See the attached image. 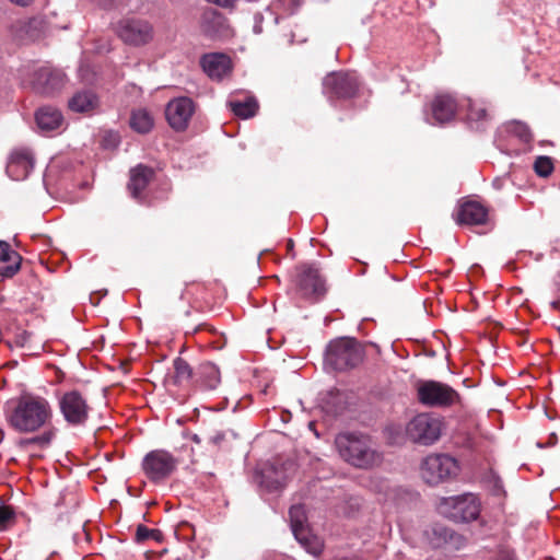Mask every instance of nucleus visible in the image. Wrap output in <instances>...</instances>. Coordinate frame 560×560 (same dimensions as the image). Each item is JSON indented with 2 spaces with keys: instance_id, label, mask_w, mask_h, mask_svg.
<instances>
[{
  "instance_id": "obj_49",
  "label": "nucleus",
  "mask_w": 560,
  "mask_h": 560,
  "mask_svg": "<svg viewBox=\"0 0 560 560\" xmlns=\"http://www.w3.org/2000/svg\"><path fill=\"white\" fill-rule=\"evenodd\" d=\"M28 441H33V439H31V440H26V441H21V444H24V443H26V442H28Z\"/></svg>"
},
{
  "instance_id": "obj_28",
  "label": "nucleus",
  "mask_w": 560,
  "mask_h": 560,
  "mask_svg": "<svg viewBox=\"0 0 560 560\" xmlns=\"http://www.w3.org/2000/svg\"><path fill=\"white\" fill-rule=\"evenodd\" d=\"M174 375L172 376L173 383L178 386L195 383V372L187 361L182 358H176L173 362Z\"/></svg>"
},
{
  "instance_id": "obj_33",
  "label": "nucleus",
  "mask_w": 560,
  "mask_h": 560,
  "mask_svg": "<svg viewBox=\"0 0 560 560\" xmlns=\"http://www.w3.org/2000/svg\"><path fill=\"white\" fill-rule=\"evenodd\" d=\"M553 162H552V159L549 158V156H538L536 160H535V163H534V170L536 172V174L540 177H548L552 174L553 172Z\"/></svg>"
},
{
  "instance_id": "obj_8",
  "label": "nucleus",
  "mask_w": 560,
  "mask_h": 560,
  "mask_svg": "<svg viewBox=\"0 0 560 560\" xmlns=\"http://www.w3.org/2000/svg\"><path fill=\"white\" fill-rule=\"evenodd\" d=\"M117 36L127 45L142 46L153 38V26L144 19L124 18L115 25Z\"/></svg>"
},
{
  "instance_id": "obj_31",
  "label": "nucleus",
  "mask_w": 560,
  "mask_h": 560,
  "mask_svg": "<svg viewBox=\"0 0 560 560\" xmlns=\"http://www.w3.org/2000/svg\"><path fill=\"white\" fill-rule=\"evenodd\" d=\"M164 536L160 529L149 528L145 525L139 524L136 528L135 539L137 542L141 544L149 539L161 542Z\"/></svg>"
},
{
  "instance_id": "obj_32",
  "label": "nucleus",
  "mask_w": 560,
  "mask_h": 560,
  "mask_svg": "<svg viewBox=\"0 0 560 560\" xmlns=\"http://www.w3.org/2000/svg\"><path fill=\"white\" fill-rule=\"evenodd\" d=\"M57 429L52 424L43 425L37 431V447H48L56 438Z\"/></svg>"
},
{
  "instance_id": "obj_38",
  "label": "nucleus",
  "mask_w": 560,
  "mask_h": 560,
  "mask_svg": "<svg viewBox=\"0 0 560 560\" xmlns=\"http://www.w3.org/2000/svg\"><path fill=\"white\" fill-rule=\"evenodd\" d=\"M497 559L498 560H516V557H515L513 550L509 549L508 547H501L498 551Z\"/></svg>"
},
{
  "instance_id": "obj_25",
  "label": "nucleus",
  "mask_w": 560,
  "mask_h": 560,
  "mask_svg": "<svg viewBox=\"0 0 560 560\" xmlns=\"http://www.w3.org/2000/svg\"><path fill=\"white\" fill-rule=\"evenodd\" d=\"M69 108L77 113H90L98 106L97 96L91 91L75 93L69 100Z\"/></svg>"
},
{
  "instance_id": "obj_9",
  "label": "nucleus",
  "mask_w": 560,
  "mask_h": 560,
  "mask_svg": "<svg viewBox=\"0 0 560 560\" xmlns=\"http://www.w3.org/2000/svg\"><path fill=\"white\" fill-rule=\"evenodd\" d=\"M178 459L165 450H153L142 460L145 476L154 483L162 482L176 470Z\"/></svg>"
},
{
  "instance_id": "obj_22",
  "label": "nucleus",
  "mask_w": 560,
  "mask_h": 560,
  "mask_svg": "<svg viewBox=\"0 0 560 560\" xmlns=\"http://www.w3.org/2000/svg\"><path fill=\"white\" fill-rule=\"evenodd\" d=\"M195 385L203 390H213L221 383L219 369L211 362L201 363L195 372Z\"/></svg>"
},
{
  "instance_id": "obj_10",
  "label": "nucleus",
  "mask_w": 560,
  "mask_h": 560,
  "mask_svg": "<svg viewBox=\"0 0 560 560\" xmlns=\"http://www.w3.org/2000/svg\"><path fill=\"white\" fill-rule=\"evenodd\" d=\"M59 409L68 424L81 427L88 422L91 407L82 393L73 389L60 397Z\"/></svg>"
},
{
  "instance_id": "obj_24",
  "label": "nucleus",
  "mask_w": 560,
  "mask_h": 560,
  "mask_svg": "<svg viewBox=\"0 0 560 560\" xmlns=\"http://www.w3.org/2000/svg\"><path fill=\"white\" fill-rule=\"evenodd\" d=\"M21 257L5 242H0V276L11 277L20 268Z\"/></svg>"
},
{
  "instance_id": "obj_18",
  "label": "nucleus",
  "mask_w": 560,
  "mask_h": 560,
  "mask_svg": "<svg viewBox=\"0 0 560 560\" xmlns=\"http://www.w3.org/2000/svg\"><path fill=\"white\" fill-rule=\"evenodd\" d=\"M488 210L477 201H465L459 206L456 222L466 225H480L487 222Z\"/></svg>"
},
{
  "instance_id": "obj_23",
  "label": "nucleus",
  "mask_w": 560,
  "mask_h": 560,
  "mask_svg": "<svg viewBox=\"0 0 560 560\" xmlns=\"http://www.w3.org/2000/svg\"><path fill=\"white\" fill-rule=\"evenodd\" d=\"M31 156L24 152H14L7 164V173L14 180L25 179L32 170Z\"/></svg>"
},
{
  "instance_id": "obj_44",
  "label": "nucleus",
  "mask_w": 560,
  "mask_h": 560,
  "mask_svg": "<svg viewBox=\"0 0 560 560\" xmlns=\"http://www.w3.org/2000/svg\"><path fill=\"white\" fill-rule=\"evenodd\" d=\"M556 442H557V435H556L555 433H552V434L550 435V442H549V444L555 445V444H556Z\"/></svg>"
},
{
  "instance_id": "obj_36",
  "label": "nucleus",
  "mask_w": 560,
  "mask_h": 560,
  "mask_svg": "<svg viewBox=\"0 0 560 560\" xmlns=\"http://www.w3.org/2000/svg\"><path fill=\"white\" fill-rule=\"evenodd\" d=\"M513 132L516 133L520 139L524 142H528L532 139V133L528 129V127L525 124L522 122H515L513 125Z\"/></svg>"
},
{
  "instance_id": "obj_21",
  "label": "nucleus",
  "mask_w": 560,
  "mask_h": 560,
  "mask_svg": "<svg viewBox=\"0 0 560 560\" xmlns=\"http://www.w3.org/2000/svg\"><path fill=\"white\" fill-rule=\"evenodd\" d=\"M153 168L139 164L130 171L128 189L133 198H140L150 182L154 178Z\"/></svg>"
},
{
  "instance_id": "obj_41",
  "label": "nucleus",
  "mask_w": 560,
  "mask_h": 560,
  "mask_svg": "<svg viewBox=\"0 0 560 560\" xmlns=\"http://www.w3.org/2000/svg\"><path fill=\"white\" fill-rule=\"evenodd\" d=\"M9 1L16 5H20V7H27L33 2V0H9Z\"/></svg>"
},
{
  "instance_id": "obj_1",
  "label": "nucleus",
  "mask_w": 560,
  "mask_h": 560,
  "mask_svg": "<svg viewBox=\"0 0 560 560\" xmlns=\"http://www.w3.org/2000/svg\"><path fill=\"white\" fill-rule=\"evenodd\" d=\"M335 445L339 456L354 468L368 470L383 462L382 452L368 434L342 432L336 436Z\"/></svg>"
},
{
  "instance_id": "obj_17",
  "label": "nucleus",
  "mask_w": 560,
  "mask_h": 560,
  "mask_svg": "<svg viewBox=\"0 0 560 560\" xmlns=\"http://www.w3.org/2000/svg\"><path fill=\"white\" fill-rule=\"evenodd\" d=\"M200 66L207 75L213 80H221L232 70L230 57L222 52L205 54L200 58Z\"/></svg>"
},
{
  "instance_id": "obj_11",
  "label": "nucleus",
  "mask_w": 560,
  "mask_h": 560,
  "mask_svg": "<svg viewBox=\"0 0 560 560\" xmlns=\"http://www.w3.org/2000/svg\"><path fill=\"white\" fill-rule=\"evenodd\" d=\"M358 78L347 71H337L327 74L323 81V91L330 100L352 98L359 91Z\"/></svg>"
},
{
  "instance_id": "obj_16",
  "label": "nucleus",
  "mask_w": 560,
  "mask_h": 560,
  "mask_svg": "<svg viewBox=\"0 0 560 560\" xmlns=\"http://www.w3.org/2000/svg\"><path fill=\"white\" fill-rule=\"evenodd\" d=\"M289 518L291 529L296 538L310 552L316 555L319 552V547H311L310 530L306 524L307 517L305 508L302 504H294L289 510Z\"/></svg>"
},
{
  "instance_id": "obj_26",
  "label": "nucleus",
  "mask_w": 560,
  "mask_h": 560,
  "mask_svg": "<svg viewBox=\"0 0 560 560\" xmlns=\"http://www.w3.org/2000/svg\"><path fill=\"white\" fill-rule=\"evenodd\" d=\"M228 107L235 116L242 119H248L257 114L259 109V104L254 96H247L244 101H229Z\"/></svg>"
},
{
  "instance_id": "obj_20",
  "label": "nucleus",
  "mask_w": 560,
  "mask_h": 560,
  "mask_svg": "<svg viewBox=\"0 0 560 560\" xmlns=\"http://www.w3.org/2000/svg\"><path fill=\"white\" fill-rule=\"evenodd\" d=\"M456 102L448 94L435 96L431 104L433 119L441 125L451 121L456 114Z\"/></svg>"
},
{
  "instance_id": "obj_47",
  "label": "nucleus",
  "mask_w": 560,
  "mask_h": 560,
  "mask_svg": "<svg viewBox=\"0 0 560 560\" xmlns=\"http://www.w3.org/2000/svg\"><path fill=\"white\" fill-rule=\"evenodd\" d=\"M45 497H46V495H42V502H43L44 504H50V502H48V501L46 500V498H45Z\"/></svg>"
},
{
  "instance_id": "obj_42",
  "label": "nucleus",
  "mask_w": 560,
  "mask_h": 560,
  "mask_svg": "<svg viewBox=\"0 0 560 560\" xmlns=\"http://www.w3.org/2000/svg\"><path fill=\"white\" fill-rule=\"evenodd\" d=\"M209 330V331H215V329L213 327H211L210 325H207V324H200L199 326H197L194 331H199V330Z\"/></svg>"
},
{
  "instance_id": "obj_4",
  "label": "nucleus",
  "mask_w": 560,
  "mask_h": 560,
  "mask_svg": "<svg viewBox=\"0 0 560 560\" xmlns=\"http://www.w3.org/2000/svg\"><path fill=\"white\" fill-rule=\"evenodd\" d=\"M438 509L440 514L446 518L455 523H466L475 521L479 516L480 503L474 494L467 493L442 498Z\"/></svg>"
},
{
  "instance_id": "obj_13",
  "label": "nucleus",
  "mask_w": 560,
  "mask_h": 560,
  "mask_svg": "<svg viewBox=\"0 0 560 560\" xmlns=\"http://www.w3.org/2000/svg\"><path fill=\"white\" fill-rule=\"evenodd\" d=\"M195 108L194 101L186 96L170 101L165 108V116L171 128L175 131L186 130Z\"/></svg>"
},
{
  "instance_id": "obj_6",
  "label": "nucleus",
  "mask_w": 560,
  "mask_h": 560,
  "mask_svg": "<svg viewBox=\"0 0 560 560\" xmlns=\"http://www.w3.org/2000/svg\"><path fill=\"white\" fill-rule=\"evenodd\" d=\"M458 469L456 459L450 455L431 454L422 460L420 474L424 482L435 486L456 477Z\"/></svg>"
},
{
  "instance_id": "obj_3",
  "label": "nucleus",
  "mask_w": 560,
  "mask_h": 560,
  "mask_svg": "<svg viewBox=\"0 0 560 560\" xmlns=\"http://www.w3.org/2000/svg\"><path fill=\"white\" fill-rule=\"evenodd\" d=\"M5 419L11 428L19 432L35 430V397L24 394L5 402Z\"/></svg>"
},
{
  "instance_id": "obj_29",
  "label": "nucleus",
  "mask_w": 560,
  "mask_h": 560,
  "mask_svg": "<svg viewBox=\"0 0 560 560\" xmlns=\"http://www.w3.org/2000/svg\"><path fill=\"white\" fill-rule=\"evenodd\" d=\"M130 127L139 133H148L153 127V118L145 109H137L131 113Z\"/></svg>"
},
{
  "instance_id": "obj_5",
  "label": "nucleus",
  "mask_w": 560,
  "mask_h": 560,
  "mask_svg": "<svg viewBox=\"0 0 560 560\" xmlns=\"http://www.w3.org/2000/svg\"><path fill=\"white\" fill-rule=\"evenodd\" d=\"M417 398L427 407L446 408L460 401L459 394L450 385L438 381H420L417 384Z\"/></svg>"
},
{
  "instance_id": "obj_37",
  "label": "nucleus",
  "mask_w": 560,
  "mask_h": 560,
  "mask_svg": "<svg viewBox=\"0 0 560 560\" xmlns=\"http://www.w3.org/2000/svg\"><path fill=\"white\" fill-rule=\"evenodd\" d=\"M45 368L48 370V371H52L54 372V375L55 377L54 378H48L47 382L51 385L54 384H59L63 381L65 378V373L58 368L56 366L55 364H51V363H45Z\"/></svg>"
},
{
  "instance_id": "obj_19",
  "label": "nucleus",
  "mask_w": 560,
  "mask_h": 560,
  "mask_svg": "<svg viewBox=\"0 0 560 560\" xmlns=\"http://www.w3.org/2000/svg\"><path fill=\"white\" fill-rule=\"evenodd\" d=\"M63 121V116L58 108L44 106L37 109V130L46 136L54 131L59 133Z\"/></svg>"
},
{
  "instance_id": "obj_48",
  "label": "nucleus",
  "mask_w": 560,
  "mask_h": 560,
  "mask_svg": "<svg viewBox=\"0 0 560 560\" xmlns=\"http://www.w3.org/2000/svg\"><path fill=\"white\" fill-rule=\"evenodd\" d=\"M43 182L45 185L47 184V175L46 174L44 175Z\"/></svg>"
},
{
  "instance_id": "obj_34",
  "label": "nucleus",
  "mask_w": 560,
  "mask_h": 560,
  "mask_svg": "<svg viewBox=\"0 0 560 560\" xmlns=\"http://www.w3.org/2000/svg\"><path fill=\"white\" fill-rule=\"evenodd\" d=\"M468 108H467V118L469 121H482L487 119V110L485 107L474 103L472 101H468Z\"/></svg>"
},
{
  "instance_id": "obj_40",
  "label": "nucleus",
  "mask_w": 560,
  "mask_h": 560,
  "mask_svg": "<svg viewBox=\"0 0 560 560\" xmlns=\"http://www.w3.org/2000/svg\"><path fill=\"white\" fill-rule=\"evenodd\" d=\"M224 439V435L221 433H218L213 436H209L208 440L212 442L213 444H219Z\"/></svg>"
},
{
  "instance_id": "obj_14",
  "label": "nucleus",
  "mask_w": 560,
  "mask_h": 560,
  "mask_svg": "<svg viewBox=\"0 0 560 560\" xmlns=\"http://www.w3.org/2000/svg\"><path fill=\"white\" fill-rule=\"evenodd\" d=\"M293 466L291 462L280 465H267L257 476V482L268 492L278 491L282 489L291 478L290 471L293 469Z\"/></svg>"
},
{
  "instance_id": "obj_35",
  "label": "nucleus",
  "mask_w": 560,
  "mask_h": 560,
  "mask_svg": "<svg viewBox=\"0 0 560 560\" xmlns=\"http://www.w3.org/2000/svg\"><path fill=\"white\" fill-rule=\"evenodd\" d=\"M15 522L14 510L9 505H0V530L10 528Z\"/></svg>"
},
{
  "instance_id": "obj_30",
  "label": "nucleus",
  "mask_w": 560,
  "mask_h": 560,
  "mask_svg": "<svg viewBox=\"0 0 560 560\" xmlns=\"http://www.w3.org/2000/svg\"><path fill=\"white\" fill-rule=\"evenodd\" d=\"M52 409L49 402L42 397H37V431L46 424H52Z\"/></svg>"
},
{
  "instance_id": "obj_2",
  "label": "nucleus",
  "mask_w": 560,
  "mask_h": 560,
  "mask_svg": "<svg viewBox=\"0 0 560 560\" xmlns=\"http://www.w3.org/2000/svg\"><path fill=\"white\" fill-rule=\"evenodd\" d=\"M364 357V346L360 341L355 338L341 337L328 343L325 362L335 371L342 372L359 366Z\"/></svg>"
},
{
  "instance_id": "obj_39",
  "label": "nucleus",
  "mask_w": 560,
  "mask_h": 560,
  "mask_svg": "<svg viewBox=\"0 0 560 560\" xmlns=\"http://www.w3.org/2000/svg\"><path fill=\"white\" fill-rule=\"evenodd\" d=\"M104 9H113L118 5L119 0H96Z\"/></svg>"
},
{
  "instance_id": "obj_27",
  "label": "nucleus",
  "mask_w": 560,
  "mask_h": 560,
  "mask_svg": "<svg viewBox=\"0 0 560 560\" xmlns=\"http://www.w3.org/2000/svg\"><path fill=\"white\" fill-rule=\"evenodd\" d=\"M224 18L217 12H207L201 19V32L209 38H217L224 27Z\"/></svg>"
},
{
  "instance_id": "obj_45",
  "label": "nucleus",
  "mask_w": 560,
  "mask_h": 560,
  "mask_svg": "<svg viewBox=\"0 0 560 560\" xmlns=\"http://www.w3.org/2000/svg\"><path fill=\"white\" fill-rule=\"evenodd\" d=\"M39 262H40V265H43V266H44L48 271L50 270V269H49V267L46 265V262H45V260H44V258H43L42 256L39 257Z\"/></svg>"
},
{
  "instance_id": "obj_50",
  "label": "nucleus",
  "mask_w": 560,
  "mask_h": 560,
  "mask_svg": "<svg viewBox=\"0 0 560 560\" xmlns=\"http://www.w3.org/2000/svg\"><path fill=\"white\" fill-rule=\"evenodd\" d=\"M294 4H298L300 0H291Z\"/></svg>"
},
{
  "instance_id": "obj_46",
  "label": "nucleus",
  "mask_w": 560,
  "mask_h": 560,
  "mask_svg": "<svg viewBox=\"0 0 560 560\" xmlns=\"http://www.w3.org/2000/svg\"><path fill=\"white\" fill-rule=\"evenodd\" d=\"M192 441L196 442V443H200V438L197 434H195L192 436Z\"/></svg>"
},
{
  "instance_id": "obj_43",
  "label": "nucleus",
  "mask_w": 560,
  "mask_h": 560,
  "mask_svg": "<svg viewBox=\"0 0 560 560\" xmlns=\"http://www.w3.org/2000/svg\"><path fill=\"white\" fill-rule=\"evenodd\" d=\"M60 501H61L60 493L57 492L56 495H55V500L51 503L55 504V505H58L60 503Z\"/></svg>"
},
{
  "instance_id": "obj_12",
  "label": "nucleus",
  "mask_w": 560,
  "mask_h": 560,
  "mask_svg": "<svg viewBox=\"0 0 560 560\" xmlns=\"http://www.w3.org/2000/svg\"><path fill=\"white\" fill-rule=\"evenodd\" d=\"M296 287L304 298L318 299L326 292L325 280L313 265H302L298 268Z\"/></svg>"
},
{
  "instance_id": "obj_7",
  "label": "nucleus",
  "mask_w": 560,
  "mask_h": 560,
  "mask_svg": "<svg viewBox=\"0 0 560 560\" xmlns=\"http://www.w3.org/2000/svg\"><path fill=\"white\" fill-rule=\"evenodd\" d=\"M442 422L431 413H419L406 425V435L413 443L431 445L441 436Z\"/></svg>"
},
{
  "instance_id": "obj_15",
  "label": "nucleus",
  "mask_w": 560,
  "mask_h": 560,
  "mask_svg": "<svg viewBox=\"0 0 560 560\" xmlns=\"http://www.w3.org/2000/svg\"><path fill=\"white\" fill-rule=\"evenodd\" d=\"M66 74L49 63L37 69V95L55 96L66 84Z\"/></svg>"
}]
</instances>
